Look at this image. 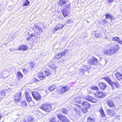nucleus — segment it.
Listing matches in <instances>:
<instances>
[{
	"label": "nucleus",
	"instance_id": "1",
	"mask_svg": "<svg viewBox=\"0 0 122 122\" xmlns=\"http://www.w3.org/2000/svg\"><path fill=\"white\" fill-rule=\"evenodd\" d=\"M119 48V46L116 45L112 47L111 48L107 50H104L103 52L105 55H112L115 53L118 50Z\"/></svg>",
	"mask_w": 122,
	"mask_h": 122
},
{
	"label": "nucleus",
	"instance_id": "2",
	"mask_svg": "<svg viewBox=\"0 0 122 122\" xmlns=\"http://www.w3.org/2000/svg\"><path fill=\"white\" fill-rule=\"evenodd\" d=\"M50 69H46L45 71V73L46 76H50L52 73V72L55 73L56 69L57 68L55 65H51L50 68Z\"/></svg>",
	"mask_w": 122,
	"mask_h": 122
},
{
	"label": "nucleus",
	"instance_id": "3",
	"mask_svg": "<svg viewBox=\"0 0 122 122\" xmlns=\"http://www.w3.org/2000/svg\"><path fill=\"white\" fill-rule=\"evenodd\" d=\"M40 108L45 111L48 112L51 110V107L50 104L45 103L41 106Z\"/></svg>",
	"mask_w": 122,
	"mask_h": 122
},
{
	"label": "nucleus",
	"instance_id": "4",
	"mask_svg": "<svg viewBox=\"0 0 122 122\" xmlns=\"http://www.w3.org/2000/svg\"><path fill=\"white\" fill-rule=\"evenodd\" d=\"M22 98V92L20 91L16 93L14 97L13 100L15 102H18L21 100Z\"/></svg>",
	"mask_w": 122,
	"mask_h": 122
},
{
	"label": "nucleus",
	"instance_id": "5",
	"mask_svg": "<svg viewBox=\"0 0 122 122\" xmlns=\"http://www.w3.org/2000/svg\"><path fill=\"white\" fill-rule=\"evenodd\" d=\"M104 79L112 87L113 89V84L115 85V86L117 88H119L120 87V85L118 84L117 82H113L110 79L107 77L105 78Z\"/></svg>",
	"mask_w": 122,
	"mask_h": 122
},
{
	"label": "nucleus",
	"instance_id": "6",
	"mask_svg": "<svg viewBox=\"0 0 122 122\" xmlns=\"http://www.w3.org/2000/svg\"><path fill=\"white\" fill-rule=\"evenodd\" d=\"M32 94L33 98L36 101H39L41 100V97L38 93L34 91L32 92Z\"/></svg>",
	"mask_w": 122,
	"mask_h": 122
},
{
	"label": "nucleus",
	"instance_id": "7",
	"mask_svg": "<svg viewBox=\"0 0 122 122\" xmlns=\"http://www.w3.org/2000/svg\"><path fill=\"white\" fill-rule=\"evenodd\" d=\"M68 52L66 49L64 51L61 53H57L55 56V57L57 60L60 59L61 57L64 56L65 54Z\"/></svg>",
	"mask_w": 122,
	"mask_h": 122
},
{
	"label": "nucleus",
	"instance_id": "8",
	"mask_svg": "<svg viewBox=\"0 0 122 122\" xmlns=\"http://www.w3.org/2000/svg\"><path fill=\"white\" fill-rule=\"evenodd\" d=\"M57 117L63 122H70L67 118L65 116L60 114L57 115Z\"/></svg>",
	"mask_w": 122,
	"mask_h": 122
},
{
	"label": "nucleus",
	"instance_id": "9",
	"mask_svg": "<svg viewBox=\"0 0 122 122\" xmlns=\"http://www.w3.org/2000/svg\"><path fill=\"white\" fill-rule=\"evenodd\" d=\"M106 113L110 117H112L115 114V112L114 111L109 108L106 109Z\"/></svg>",
	"mask_w": 122,
	"mask_h": 122
},
{
	"label": "nucleus",
	"instance_id": "10",
	"mask_svg": "<svg viewBox=\"0 0 122 122\" xmlns=\"http://www.w3.org/2000/svg\"><path fill=\"white\" fill-rule=\"evenodd\" d=\"M63 26L64 25L62 24H58L53 29V32H55L57 30H58L59 31V32H60L61 30L63 28Z\"/></svg>",
	"mask_w": 122,
	"mask_h": 122
},
{
	"label": "nucleus",
	"instance_id": "11",
	"mask_svg": "<svg viewBox=\"0 0 122 122\" xmlns=\"http://www.w3.org/2000/svg\"><path fill=\"white\" fill-rule=\"evenodd\" d=\"M94 95L97 98H103L106 96V94L102 92H100L96 93Z\"/></svg>",
	"mask_w": 122,
	"mask_h": 122
},
{
	"label": "nucleus",
	"instance_id": "12",
	"mask_svg": "<svg viewBox=\"0 0 122 122\" xmlns=\"http://www.w3.org/2000/svg\"><path fill=\"white\" fill-rule=\"evenodd\" d=\"M88 62L90 65H97L98 63L97 60L96 58L93 57L88 60Z\"/></svg>",
	"mask_w": 122,
	"mask_h": 122
},
{
	"label": "nucleus",
	"instance_id": "13",
	"mask_svg": "<svg viewBox=\"0 0 122 122\" xmlns=\"http://www.w3.org/2000/svg\"><path fill=\"white\" fill-rule=\"evenodd\" d=\"M70 89L69 87L68 86L63 87L60 89L59 93L60 94L64 93L65 92L69 91Z\"/></svg>",
	"mask_w": 122,
	"mask_h": 122
},
{
	"label": "nucleus",
	"instance_id": "14",
	"mask_svg": "<svg viewBox=\"0 0 122 122\" xmlns=\"http://www.w3.org/2000/svg\"><path fill=\"white\" fill-rule=\"evenodd\" d=\"M82 98L78 96H77L75 97L74 102L81 104L82 102Z\"/></svg>",
	"mask_w": 122,
	"mask_h": 122
},
{
	"label": "nucleus",
	"instance_id": "15",
	"mask_svg": "<svg viewBox=\"0 0 122 122\" xmlns=\"http://www.w3.org/2000/svg\"><path fill=\"white\" fill-rule=\"evenodd\" d=\"M108 105L110 107L113 108L115 107V105L112 100H108L106 101Z\"/></svg>",
	"mask_w": 122,
	"mask_h": 122
},
{
	"label": "nucleus",
	"instance_id": "16",
	"mask_svg": "<svg viewBox=\"0 0 122 122\" xmlns=\"http://www.w3.org/2000/svg\"><path fill=\"white\" fill-rule=\"evenodd\" d=\"M28 49V47L25 45L20 46L18 48L19 50L25 51Z\"/></svg>",
	"mask_w": 122,
	"mask_h": 122
},
{
	"label": "nucleus",
	"instance_id": "17",
	"mask_svg": "<svg viewBox=\"0 0 122 122\" xmlns=\"http://www.w3.org/2000/svg\"><path fill=\"white\" fill-rule=\"evenodd\" d=\"M81 104L83 107L86 109L90 107L89 104L86 101H84L83 102H82Z\"/></svg>",
	"mask_w": 122,
	"mask_h": 122
},
{
	"label": "nucleus",
	"instance_id": "18",
	"mask_svg": "<svg viewBox=\"0 0 122 122\" xmlns=\"http://www.w3.org/2000/svg\"><path fill=\"white\" fill-rule=\"evenodd\" d=\"M25 97L27 101L30 102L32 100V98L30 95L27 92L25 93Z\"/></svg>",
	"mask_w": 122,
	"mask_h": 122
},
{
	"label": "nucleus",
	"instance_id": "19",
	"mask_svg": "<svg viewBox=\"0 0 122 122\" xmlns=\"http://www.w3.org/2000/svg\"><path fill=\"white\" fill-rule=\"evenodd\" d=\"M100 88L102 90H104L106 86V84L104 83H101L99 84Z\"/></svg>",
	"mask_w": 122,
	"mask_h": 122
},
{
	"label": "nucleus",
	"instance_id": "20",
	"mask_svg": "<svg viewBox=\"0 0 122 122\" xmlns=\"http://www.w3.org/2000/svg\"><path fill=\"white\" fill-rule=\"evenodd\" d=\"M38 77L40 79L43 80L46 77L44 75V73L42 72H41L39 73Z\"/></svg>",
	"mask_w": 122,
	"mask_h": 122
},
{
	"label": "nucleus",
	"instance_id": "21",
	"mask_svg": "<svg viewBox=\"0 0 122 122\" xmlns=\"http://www.w3.org/2000/svg\"><path fill=\"white\" fill-rule=\"evenodd\" d=\"M105 16L106 19H109L111 20H112L114 19L113 16L109 14H106L105 15Z\"/></svg>",
	"mask_w": 122,
	"mask_h": 122
},
{
	"label": "nucleus",
	"instance_id": "22",
	"mask_svg": "<svg viewBox=\"0 0 122 122\" xmlns=\"http://www.w3.org/2000/svg\"><path fill=\"white\" fill-rule=\"evenodd\" d=\"M61 12L63 16L64 17H65L67 16L69 13L68 12L66 11L65 9H62Z\"/></svg>",
	"mask_w": 122,
	"mask_h": 122
},
{
	"label": "nucleus",
	"instance_id": "23",
	"mask_svg": "<svg viewBox=\"0 0 122 122\" xmlns=\"http://www.w3.org/2000/svg\"><path fill=\"white\" fill-rule=\"evenodd\" d=\"M67 2V1L65 0H60L59 2V5L60 6H61L63 4H65Z\"/></svg>",
	"mask_w": 122,
	"mask_h": 122
},
{
	"label": "nucleus",
	"instance_id": "24",
	"mask_svg": "<svg viewBox=\"0 0 122 122\" xmlns=\"http://www.w3.org/2000/svg\"><path fill=\"white\" fill-rule=\"evenodd\" d=\"M116 76L118 80H120L122 79V75L120 73H117L116 74Z\"/></svg>",
	"mask_w": 122,
	"mask_h": 122
},
{
	"label": "nucleus",
	"instance_id": "25",
	"mask_svg": "<svg viewBox=\"0 0 122 122\" xmlns=\"http://www.w3.org/2000/svg\"><path fill=\"white\" fill-rule=\"evenodd\" d=\"M100 112L102 116L103 117H105L106 115L102 107L100 109Z\"/></svg>",
	"mask_w": 122,
	"mask_h": 122
},
{
	"label": "nucleus",
	"instance_id": "26",
	"mask_svg": "<svg viewBox=\"0 0 122 122\" xmlns=\"http://www.w3.org/2000/svg\"><path fill=\"white\" fill-rule=\"evenodd\" d=\"M95 119L91 117H89L87 118V122H95Z\"/></svg>",
	"mask_w": 122,
	"mask_h": 122
},
{
	"label": "nucleus",
	"instance_id": "27",
	"mask_svg": "<svg viewBox=\"0 0 122 122\" xmlns=\"http://www.w3.org/2000/svg\"><path fill=\"white\" fill-rule=\"evenodd\" d=\"M34 118L32 116H30L28 117V122H34Z\"/></svg>",
	"mask_w": 122,
	"mask_h": 122
},
{
	"label": "nucleus",
	"instance_id": "28",
	"mask_svg": "<svg viewBox=\"0 0 122 122\" xmlns=\"http://www.w3.org/2000/svg\"><path fill=\"white\" fill-rule=\"evenodd\" d=\"M0 94L1 96V98L4 97L5 96V91L4 90H1L0 92Z\"/></svg>",
	"mask_w": 122,
	"mask_h": 122
},
{
	"label": "nucleus",
	"instance_id": "29",
	"mask_svg": "<svg viewBox=\"0 0 122 122\" xmlns=\"http://www.w3.org/2000/svg\"><path fill=\"white\" fill-rule=\"evenodd\" d=\"M56 88V86L55 85H53L49 87V89L51 91H52Z\"/></svg>",
	"mask_w": 122,
	"mask_h": 122
},
{
	"label": "nucleus",
	"instance_id": "30",
	"mask_svg": "<svg viewBox=\"0 0 122 122\" xmlns=\"http://www.w3.org/2000/svg\"><path fill=\"white\" fill-rule=\"evenodd\" d=\"M82 67H83L85 71H88L90 67L88 66L87 65H84Z\"/></svg>",
	"mask_w": 122,
	"mask_h": 122
},
{
	"label": "nucleus",
	"instance_id": "31",
	"mask_svg": "<svg viewBox=\"0 0 122 122\" xmlns=\"http://www.w3.org/2000/svg\"><path fill=\"white\" fill-rule=\"evenodd\" d=\"M17 76L19 78H21L23 77L22 75L20 72H17Z\"/></svg>",
	"mask_w": 122,
	"mask_h": 122
},
{
	"label": "nucleus",
	"instance_id": "32",
	"mask_svg": "<svg viewBox=\"0 0 122 122\" xmlns=\"http://www.w3.org/2000/svg\"><path fill=\"white\" fill-rule=\"evenodd\" d=\"M21 103L22 106H24L25 107H26L27 106V105L25 101H21Z\"/></svg>",
	"mask_w": 122,
	"mask_h": 122
},
{
	"label": "nucleus",
	"instance_id": "33",
	"mask_svg": "<svg viewBox=\"0 0 122 122\" xmlns=\"http://www.w3.org/2000/svg\"><path fill=\"white\" fill-rule=\"evenodd\" d=\"M62 112L63 113L65 114H67L68 113L67 109L66 108H63Z\"/></svg>",
	"mask_w": 122,
	"mask_h": 122
},
{
	"label": "nucleus",
	"instance_id": "34",
	"mask_svg": "<svg viewBox=\"0 0 122 122\" xmlns=\"http://www.w3.org/2000/svg\"><path fill=\"white\" fill-rule=\"evenodd\" d=\"M107 62V60H106L105 59H103L101 61V62L102 65H105Z\"/></svg>",
	"mask_w": 122,
	"mask_h": 122
},
{
	"label": "nucleus",
	"instance_id": "35",
	"mask_svg": "<svg viewBox=\"0 0 122 122\" xmlns=\"http://www.w3.org/2000/svg\"><path fill=\"white\" fill-rule=\"evenodd\" d=\"M86 99L88 101H90L91 102L92 99H93V97H86Z\"/></svg>",
	"mask_w": 122,
	"mask_h": 122
},
{
	"label": "nucleus",
	"instance_id": "36",
	"mask_svg": "<svg viewBox=\"0 0 122 122\" xmlns=\"http://www.w3.org/2000/svg\"><path fill=\"white\" fill-rule=\"evenodd\" d=\"M73 22V21L71 19H69L68 20H67L66 21V23H67L68 24L71 23H72Z\"/></svg>",
	"mask_w": 122,
	"mask_h": 122
},
{
	"label": "nucleus",
	"instance_id": "37",
	"mask_svg": "<svg viewBox=\"0 0 122 122\" xmlns=\"http://www.w3.org/2000/svg\"><path fill=\"white\" fill-rule=\"evenodd\" d=\"M30 2L28 0H26L25 3L23 4L24 6H27L29 4Z\"/></svg>",
	"mask_w": 122,
	"mask_h": 122
},
{
	"label": "nucleus",
	"instance_id": "38",
	"mask_svg": "<svg viewBox=\"0 0 122 122\" xmlns=\"http://www.w3.org/2000/svg\"><path fill=\"white\" fill-rule=\"evenodd\" d=\"M56 118L55 117H53L51 118L50 120V122H55L56 121Z\"/></svg>",
	"mask_w": 122,
	"mask_h": 122
},
{
	"label": "nucleus",
	"instance_id": "39",
	"mask_svg": "<svg viewBox=\"0 0 122 122\" xmlns=\"http://www.w3.org/2000/svg\"><path fill=\"white\" fill-rule=\"evenodd\" d=\"M34 36L33 34H31L29 36L27 37V41L31 39L32 37L33 36Z\"/></svg>",
	"mask_w": 122,
	"mask_h": 122
},
{
	"label": "nucleus",
	"instance_id": "40",
	"mask_svg": "<svg viewBox=\"0 0 122 122\" xmlns=\"http://www.w3.org/2000/svg\"><path fill=\"white\" fill-rule=\"evenodd\" d=\"M29 102H30V106H33L35 104V102L33 101H31Z\"/></svg>",
	"mask_w": 122,
	"mask_h": 122
},
{
	"label": "nucleus",
	"instance_id": "41",
	"mask_svg": "<svg viewBox=\"0 0 122 122\" xmlns=\"http://www.w3.org/2000/svg\"><path fill=\"white\" fill-rule=\"evenodd\" d=\"M22 69V71H23L24 73L25 74H27L28 72V70L24 69Z\"/></svg>",
	"mask_w": 122,
	"mask_h": 122
},
{
	"label": "nucleus",
	"instance_id": "42",
	"mask_svg": "<svg viewBox=\"0 0 122 122\" xmlns=\"http://www.w3.org/2000/svg\"><path fill=\"white\" fill-rule=\"evenodd\" d=\"M79 71L80 72H82V73L83 74H84L85 72L84 69L83 68H81L79 69Z\"/></svg>",
	"mask_w": 122,
	"mask_h": 122
},
{
	"label": "nucleus",
	"instance_id": "43",
	"mask_svg": "<svg viewBox=\"0 0 122 122\" xmlns=\"http://www.w3.org/2000/svg\"><path fill=\"white\" fill-rule=\"evenodd\" d=\"M118 38V37H114L112 38V40L113 41H117Z\"/></svg>",
	"mask_w": 122,
	"mask_h": 122
},
{
	"label": "nucleus",
	"instance_id": "44",
	"mask_svg": "<svg viewBox=\"0 0 122 122\" xmlns=\"http://www.w3.org/2000/svg\"><path fill=\"white\" fill-rule=\"evenodd\" d=\"M97 101V100L95 98L93 97V99H92L91 102L93 103H95Z\"/></svg>",
	"mask_w": 122,
	"mask_h": 122
},
{
	"label": "nucleus",
	"instance_id": "45",
	"mask_svg": "<svg viewBox=\"0 0 122 122\" xmlns=\"http://www.w3.org/2000/svg\"><path fill=\"white\" fill-rule=\"evenodd\" d=\"M81 111L84 113H85L87 112V110L86 109L82 108L81 109Z\"/></svg>",
	"mask_w": 122,
	"mask_h": 122
},
{
	"label": "nucleus",
	"instance_id": "46",
	"mask_svg": "<svg viewBox=\"0 0 122 122\" xmlns=\"http://www.w3.org/2000/svg\"><path fill=\"white\" fill-rule=\"evenodd\" d=\"M95 36L97 38H98L100 37L101 36L100 34H98L97 33H96L95 35Z\"/></svg>",
	"mask_w": 122,
	"mask_h": 122
},
{
	"label": "nucleus",
	"instance_id": "47",
	"mask_svg": "<svg viewBox=\"0 0 122 122\" xmlns=\"http://www.w3.org/2000/svg\"><path fill=\"white\" fill-rule=\"evenodd\" d=\"M92 89L94 90H98V88L96 86H93L92 88Z\"/></svg>",
	"mask_w": 122,
	"mask_h": 122
},
{
	"label": "nucleus",
	"instance_id": "48",
	"mask_svg": "<svg viewBox=\"0 0 122 122\" xmlns=\"http://www.w3.org/2000/svg\"><path fill=\"white\" fill-rule=\"evenodd\" d=\"M70 5L71 4L70 3H68L65 5V6L66 7H69L70 6Z\"/></svg>",
	"mask_w": 122,
	"mask_h": 122
},
{
	"label": "nucleus",
	"instance_id": "49",
	"mask_svg": "<svg viewBox=\"0 0 122 122\" xmlns=\"http://www.w3.org/2000/svg\"><path fill=\"white\" fill-rule=\"evenodd\" d=\"M31 66L32 67L34 65V63L33 62H32L30 63Z\"/></svg>",
	"mask_w": 122,
	"mask_h": 122
},
{
	"label": "nucleus",
	"instance_id": "50",
	"mask_svg": "<svg viewBox=\"0 0 122 122\" xmlns=\"http://www.w3.org/2000/svg\"><path fill=\"white\" fill-rule=\"evenodd\" d=\"M34 27L36 28H39V26L38 25H34Z\"/></svg>",
	"mask_w": 122,
	"mask_h": 122
},
{
	"label": "nucleus",
	"instance_id": "51",
	"mask_svg": "<svg viewBox=\"0 0 122 122\" xmlns=\"http://www.w3.org/2000/svg\"><path fill=\"white\" fill-rule=\"evenodd\" d=\"M76 105L79 108L81 109V107L80 106V105H78V104H77Z\"/></svg>",
	"mask_w": 122,
	"mask_h": 122
},
{
	"label": "nucleus",
	"instance_id": "52",
	"mask_svg": "<svg viewBox=\"0 0 122 122\" xmlns=\"http://www.w3.org/2000/svg\"><path fill=\"white\" fill-rule=\"evenodd\" d=\"M38 29L40 31H42V29L41 27H39Z\"/></svg>",
	"mask_w": 122,
	"mask_h": 122
},
{
	"label": "nucleus",
	"instance_id": "53",
	"mask_svg": "<svg viewBox=\"0 0 122 122\" xmlns=\"http://www.w3.org/2000/svg\"><path fill=\"white\" fill-rule=\"evenodd\" d=\"M114 0H109L108 2L109 3H111Z\"/></svg>",
	"mask_w": 122,
	"mask_h": 122
},
{
	"label": "nucleus",
	"instance_id": "54",
	"mask_svg": "<svg viewBox=\"0 0 122 122\" xmlns=\"http://www.w3.org/2000/svg\"><path fill=\"white\" fill-rule=\"evenodd\" d=\"M117 118L118 119H120V117L119 115H118L117 117Z\"/></svg>",
	"mask_w": 122,
	"mask_h": 122
},
{
	"label": "nucleus",
	"instance_id": "55",
	"mask_svg": "<svg viewBox=\"0 0 122 122\" xmlns=\"http://www.w3.org/2000/svg\"><path fill=\"white\" fill-rule=\"evenodd\" d=\"M120 44H122V41H119L118 42Z\"/></svg>",
	"mask_w": 122,
	"mask_h": 122
},
{
	"label": "nucleus",
	"instance_id": "56",
	"mask_svg": "<svg viewBox=\"0 0 122 122\" xmlns=\"http://www.w3.org/2000/svg\"><path fill=\"white\" fill-rule=\"evenodd\" d=\"M119 38L118 37V39H117V41H118V42H119L120 41V39H119Z\"/></svg>",
	"mask_w": 122,
	"mask_h": 122
},
{
	"label": "nucleus",
	"instance_id": "57",
	"mask_svg": "<svg viewBox=\"0 0 122 122\" xmlns=\"http://www.w3.org/2000/svg\"><path fill=\"white\" fill-rule=\"evenodd\" d=\"M103 20L104 21L105 23L107 22V21H106V20L105 19H104V20Z\"/></svg>",
	"mask_w": 122,
	"mask_h": 122
},
{
	"label": "nucleus",
	"instance_id": "58",
	"mask_svg": "<svg viewBox=\"0 0 122 122\" xmlns=\"http://www.w3.org/2000/svg\"><path fill=\"white\" fill-rule=\"evenodd\" d=\"M35 79L37 81H39V80H38L36 79Z\"/></svg>",
	"mask_w": 122,
	"mask_h": 122
},
{
	"label": "nucleus",
	"instance_id": "59",
	"mask_svg": "<svg viewBox=\"0 0 122 122\" xmlns=\"http://www.w3.org/2000/svg\"><path fill=\"white\" fill-rule=\"evenodd\" d=\"M10 7H9L8 8V10H9V8H10Z\"/></svg>",
	"mask_w": 122,
	"mask_h": 122
}]
</instances>
